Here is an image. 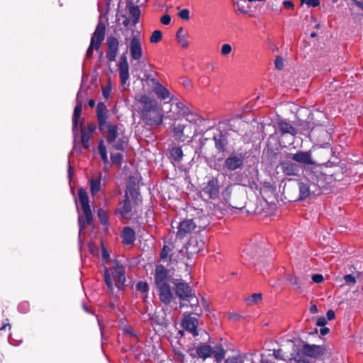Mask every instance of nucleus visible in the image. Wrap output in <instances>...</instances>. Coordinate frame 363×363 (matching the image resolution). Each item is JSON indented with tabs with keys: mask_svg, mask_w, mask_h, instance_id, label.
<instances>
[{
	"mask_svg": "<svg viewBox=\"0 0 363 363\" xmlns=\"http://www.w3.org/2000/svg\"><path fill=\"white\" fill-rule=\"evenodd\" d=\"M226 350L221 344L211 347L206 344L199 345L196 349V354H191L193 357H199L203 360L213 357L217 363L221 362L225 356Z\"/></svg>",
	"mask_w": 363,
	"mask_h": 363,
	"instance_id": "nucleus-1",
	"label": "nucleus"
},
{
	"mask_svg": "<svg viewBox=\"0 0 363 363\" xmlns=\"http://www.w3.org/2000/svg\"><path fill=\"white\" fill-rule=\"evenodd\" d=\"M113 272L110 274L105 271V281L111 293L113 294V286L121 290L125 281V272L123 266L118 262H114Z\"/></svg>",
	"mask_w": 363,
	"mask_h": 363,
	"instance_id": "nucleus-2",
	"label": "nucleus"
},
{
	"mask_svg": "<svg viewBox=\"0 0 363 363\" xmlns=\"http://www.w3.org/2000/svg\"><path fill=\"white\" fill-rule=\"evenodd\" d=\"M79 200L84 211V218L82 216H79V235L85 228L86 224H90L92 220V213L89 204V198L85 190L80 189L79 190Z\"/></svg>",
	"mask_w": 363,
	"mask_h": 363,
	"instance_id": "nucleus-3",
	"label": "nucleus"
},
{
	"mask_svg": "<svg viewBox=\"0 0 363 363\" xmlns=\"http://www.w3.org/2000/svg\"><path fill=\"white\" fill-rule=\"evenodd\" d=\"M210 223L209 218L204 217L203 223L194 222L192 219H186L179 223L177 236L183 238L187 234L191 233L196 228L199 230L205 229Z\"/></svg>",
	"mask_w": 363,
	"mask_h": 363,
	"instance_id": "nucleus-4",
	"label": "nucleus"
},
{
	"mask_svg": "<svg viewBox=\"0 0 363 363\" xmlns=\"http://www.w3.org/2000/svg\"><path fill=\"white\" fill-rule=\"evenodd\" d=\"M106 26L104 23L99 21L94 33L91 38L90 45L86 52V57L89 58L93 55V50H98L105 38Z\"/></svg>",
	"mask_w": 363,
	"mask_h": 363,
	"instance_id": "nucleus-5",
	"label": "nucleus"
},
{
	"mask_svg": "<svg viewBox=\"0 0 363 363\" xmlns=\"http://www.w3.org/2000/svg\"><path fill=\"white\" fill-rule=\"evenodd\" d=\"M128 191H126L125 193V197L126 199L124 201V203L123 207L118 211L120 212V214L122 218H130V213L132 211V206L130 204V200L128 199V194L135 199H138V196H139V193L138 191V189L135 187H132L130 185L128 187Z\"/></svg>",
	"mask_w": 363,
	"mask_h": 363,
	"instance_id": "nucleus-6",
	"label": "nucleus"
},
{
	"mask_svg": "<svg viewBox=\"0 0 363 363\" xmlns=\"http://www.w3.org/2000/svg\"><path fill=\"white\" fill-rule=\"evenodd\" d=\"M325 352V348L322 345H310L304 343L301 348V353L311 358H319Z\"/></svg>",
	"mask_w": 363,
	"mask_h": 363,
	"instance_id": "nucleus-7",
	"label": "nucleus"
},
{
	"mask_svg": "<svg viewBox=\"0 0 363 363\" xmlns=\"http://www.w3.org/2000/svg\"><path fill=\"white\" fill-rule=\"evenodd\" d=\"M154 279L155 286L172 282V277L169 270L161 264L157 265L155 267Z\"/></svg>",
	"mask_w": 363,
	"mask_h": 363,
	"instance_id": "nucleus-8",
	"label": "nucleus"
},
{
	"mask_svg": "<svg viewBox=\"0 0 363 363\" xmlns=\"http://www.w3.org/2000/svg\"><path fill=\"white\" fill-rule=\"evenodd\" d=\"M128 48L130 50V56L134 60H139L143 56L142 43L139 35H133L130 39Z\"/></svg>",
	"mask_w": 363,
	"mask_h": 363,
	"instance_id": "nucleus-9",
	"label": "nucleus"
},
{
	"mask_svg": "<svg viewBox=\"0 0 363 363\" xmlns=\"http://www.w3.org/2000/svg\"><path fill=\"white\" fill-rule=\"evenodd\" d=\"M244 162V156L241 153H232L224 162V167L228 170L233 171L242 167Z\"/></svg>",
	"mask_w": 363,
	"mask_h": 363,
	"instance_id": "nucleus-10",
	"label": "nucleus"
},
{
	"mask_svg": "<svg viewBox=\"0 0 363 363\" xmlns=\"http://www.w3.org/2000/svg\"><path fill=\"white\" fill-rule=\"evenodd\" d=\"M219 192L218 182L216 179H211L201 191L204 199H214L218 197Z\"/></svg>",
	"mask_w": 363,
	"mask_h": 363,
	"instance_id": "nucleus-11",
	"label": "nucleus"
},
{
	"mask_svg": "<svg viewBox=\"0 0 363 363\" xmlns=\"http://www.w3.org/2000/svg\"><path fill=\"white\" fill-rule=\"evenodd\" d=\"M143 119L148 125H160L163 121V115L159 107L150 111L148 113H143Z\"/></svg>",
	"mask_w": 363,
	"mask_h": 363,
	"instance_id": "nucleus-12",
	"label": "nucleus"
},
{
	"mask_svg": "<svg viewBox=\"0 0 363 363\" xmlns=\"http://www.w3.org/2000/svg\"><path fill=\"white\" fill-rule=\"evenodd\" d=\"M137 100L141 105L142 116L158 107L157 102L147 95L139 96Z\"/></svg>",
	"mask_w": 363,
	"mask_h": 363,
	"instance_id": "nucleus-13",
	"label": "nucleus"
},
{
	"mask_svg": "<svg viewBox=\"0 0 363 363\" xmlns=\"http://www.w3.org/2000/svg\"><path fill=\"white\" fill-rule=\"evenodd\" d=\"M156 289L160 300L164 304H169L173 298V293L171 290L170 284H164L156 286Z\"/></svg>",
	"mask_w": 363,
	"mask_h": 363,
	"instance_id": "nucleus-14",
	"label": "nucleus"
},
{
	"mask_svg": "<svg viewBox=\"0 0 363 363\" xmlns=\"http://www.w3.org/2000/svg\"><path fill=\"white\" fill-rule=\"evenodd\" d=\"M104 125L99 126V129L106 133V140L109 143L115 142L119 135L118 128L116 125L106 122Z\"/></svg>",
	"mask_w": 363,
	"mask_h": 363,
	"instance_id": "nucleus-15",
	"label": "nucleus"
},
{
	"mask_svg": "<svg viewBox=\"0 0 363 363\" xmlns=\"http://www.w3.org/2000/svg\"><path fill=\"white\" fill-rule=\"evenodd\" d=\"M106 43L108 45L106 57L109 61L113 62L116 60L118 55L119 42L116 38L109 37L107 38Z\"/></svg>",
	"mask_w": 363,
	"mask_h": 363,
	"instance_id": "nucleus-16",
	"label": "nucleus"
},
{
	"mask_svg": "<svg viewBox=\"0 0 363 363\" xmlns=\"http://www.w3.org/2000/svg\"><path fill=\"white\" fill-rule=\"evenodd\" d=\"M175 293L183 301H186L193 294L191 288L186 283H175Z\"/></svg>",
	"mask_w": 363,
	"mask_h": 363,
	"instance_id": "nucleus-17",
	"label": "nucleus"
},
{
	"mask_svg": "<svg viewBox=\"0 0 363 363\" xmlns=\"http://www.w3.org/2000/svg\"><path fill=\"white\" fill-rule=\"evenodd\" d=\"M182 324L183 328L191 333L194 337L199 335V331L197 330L199 321L197 318L191 317V315H186L184 318Z\"/></svg>",
	"mask_w": 363,
	"mask_h": 363,
	"instance_id": "nucleus-18",
	"label": "nucleus"
},
{
	"mask_svg": "<svg viewBox=\"0 0 363 363\" xmlns=\"http://www.w3.org/2000/svg\"><path fill=\"white\" fill-rule=\"evenodd\" d=\"M291 158L294 161L303 164H315V162L313 160L310 151H298L296 153L293 154Z\"/></svg>",
	"mask_w": 363,
	"mask_h": 363,
	"instance_id": "nucleus-19",
	"label": "nucleus"
},
{
	"mask_svg": "<svg viewBox=\"0 0 363 363\" xmlns=\"http://www.w3.org/2000/svg\"><path fill=\"white\" fill-rule=\"evenodd\" d=\"M188 108L186 107L182 103L177 102L174 104L172 105V108L170 110L171 114L169 117L174 120L180 119L184 117L186 111H187Z\"/></svg>",
	"mask_w": 363,
	"mask_h": 363,
	"instance_id": "nucleus-20",
	"label": "nucleus"
},
{
	"mask_svg": "<svg viewBox=\"0 0 363 363\" xmlns=\"http://www.w3.org/2000/svg\"><path fill=\"white\" fill-rule=\"evenodd\" d=\"M283 172L288 176H296L300 172V167L296 163L284 162L281 164Z\"/></svg>",
	"mask_w": 363,
	"mask_h": 363,
	"instance_id": "nucleus-21",
	"label": "nucleus"
},
{
	"mask_svg": "<svg viewBox=\"0 0 363 363\" xmlns=\"http://www.w3.org/2000/svg\"><path fill=\"white\" fill-rule=\"evenodd\" d=\"M79 93L77 94V104L74 108L73 113V132L75 133L77 130L78 123L80 120V115L82 110V101L78 99Z\"/></svg>",
	"mask_w": 363,
	"mask_h": 363,
	"instance_id": "nucleus-22",
	"label": "nucleus"
},
{
	"mask_svg": "<svg viewBox=\"0 0 363 363\" xmlns=\"http://www.w3.org/2000/svg\"><path fill=\"white\" fill-rule=\"evenodd\" d=\"M97 118L99 126L104 125L107 121L106 106L103 102H99L97 105Z\"/></svg>",
	"mask_w": 363,
	"mask_h": 363,
	"instance_id": "nucleus-23",
	"label": "nucleus"
},
{
	"mask_svg": "<svg viewBox=\"0 0 363 363\" xmlns=\"http://www.w3.org/2000/svg\"><path fill=\"white\" fill-rule=\"evenodd\" d=\"M123 240L126 244H131L135 240L134 230L130 227H125L122 233Z\"/></svg>",
	"mask_w": 363,
	"mask_h": 363,
	"instance_id": "nucleus-24",
	"label": "nucleus"
},
{
	"mask_svg": "<svg viewBox=\"0 0 363 363\" xmlns=\"http://www.w3.org/2000/svg\"><path fill=\"white\" fill-rule=\"evenodd\" d=\"M213 140L215 141L216 148L219 151H223L227 144L226 137L224 135L219 133L213 137Z\"/></svg>",
	"mask_w": 363,
	"mask_h": 363,
	"instance_id": "nucleus-25",
	"label": "nucleus"
},
{
	"mask_svg": "<svg viewBox=\"0 0 363 363\" xmlns=\"http://www.w3.org/2000/svg\"><path fill=\"white\" fill-rule=\"evenodd\" d=\"M129 65H119L118 71L122 84H125L129 79Z\"/></svg>",
	"mask_w": 363,
	"mask_h": 363,
	"instance_id": "nucleus-26",
	"label": "nucleus"
},
{
	"mask_svg": "<svg viewBox=\"0 0 363 363\" xmlns=\"http://www.w3.org/2000/svg\"><path fill=\"white\" fill-rule=\"evenodd\" d=\"M278 127L280 131L283 133H289L293 135H296V133L295 128L291 124L286 122H279L278 123Z\"/></svg>",
	"mask_w": 363,
	"mask_h": 363,
	"instance_id": "nucleus-27",
	"label": "nucleus"
},
{
	"mask_svg": "<svg viewBox=\"0 0 363 363\" xmlns=\"http://www.w3.org/2000/svg\"><path fill=\"white\" fill-rule=\"evenodd\" d=\"M157 96L161 99H166L169 97V91L164 87L161 84H157V86L153 89Z\"/></svg>",
	"mask_w": 363,
	"mask_h": 363,
	"instance_id": "nucleus-28",
	"label": "nucleus"
},
{
	"mask_svg": "<svg viewBox=\"0 0 363 363\" xmlns=\"http://www.w3.org/2000/svg\"><path fill=\"white\" fill-rule=\"evenodd\" d=\"M247 354H237L228 357L223 363H244Z\"/></svg>",
	"mask_w": 363,
	"mask_h": 363,
	"instance_id": "nucleus-29",
	"label": "nucleus"
},
{
	"mask_svg": "<svg viewBox=\"0 0 363 363\" xmlns=\"http://www.w3.org/2000/svg\"><path fill=\"white\" fill-rule=\"evenodd\" d=\"M231 186H228L226 187V189L222 192V196L223 198L227 201L229 202V205L235 208H242V206H239L235 204L233 201H229L230 199V195L231 194Z\"/></svg>",
	"mask_w": 363,
	"mask_h": 363,
	"instance_id": "nucleus-30",
	"label": "nucleus"
},
{
	"mask_svg": "<svg viewBox=\"0 0 363 363\" xmlns=\"http://www.w3.org/2000/svg\"><path fill=\"white\" fill-rule=\"evenodd\" d=\"M183 118L191 124H196L198 121L201 120L199 115L191 112L189 108L187 109V111H186Z\"/></svg>",
	"mask_w": 363,
	"mask_h": 363,
	"instance_id": "nucleus-31",
	"label": "nucleus"
},
{
	"mask_svg": "<svg viewBox=\"0 0 363 363\" xmlns=\"http://www.w3.org/2000/svg\"><path fill=\"white\" fill-rule=\"evenodd\" d=\"M101 189V176L96 179L90 180V190L92 195L97 194Z\"/></svg>",
	"mask_w": 363,
	"mask_h": 363,
	"instance_id": "nucleus-32",
	"label": "nucleus"
},
{
	"mask_svg": "<svg viewBox=\"0 0 363 363\" xmlns=\"http://www.w3.org/2000/svg\"><path fill=\"white\" fill-rule=\"evenodd\" d=\"M171 157L176 162H180L183 157V151L181 147H174L170 150Z\"/></svg>",
	"mask_w": 363,
	"mask_h": 363,
	"instance_id": "nucleus-33",
	"label": "nucleus"
},
{
	"mask_svg": "<svg viewBox=\"0 0 363 363\" xmlns=\"http://www.w3.org/2000/svg\"><path fill=\"white\" fill-rule=\"evenodd\" d=\"M299 191H300V198L304 199L306 198L311 193L310 187L307 184L303 182H300L298 184Z\"/></svg>",
	"mask_w": 363,
	"mask_h": 363,
	"instance_id": "nucleus-34",
	"label": "nucleus"
},
{
	"mask_svg": "<svg viewBox=\"0 0 363 363\" xmlns=\"http://www.w3.org/2000/svg\"><path fill=\"white\" fill-rule=\"evenodd\" d=\"M82 136H81V142L82 147L84 149H87L89 147V141L91 137V135L86 133L85 130H83L82 128H80Z\"/></svg>",
	"mask_w": 363,
	"mask_h": 363,
	"instance_id": "nucleus-35",
	"label": "nucleus"
},
{
	"mask_svg": "<svg viewBox=\"0 0 363 363\" xmlns=\"http://www.w3.org/2000/svg\"><path fill=\"white\" fill-rule=\"evenodd\" d=\"M184 128H185V125H182V124H177V125H174L173 128V130H174L175 136L182 140H184V139L182 138L184 137Z\"/></svg>",
	"mask_w": 363,
	"mask_h": 363,
	"instance_id": "nucleus-36",
	"label": "nucleus"
},
{
	"mask_svg": "<svg viewBox=\"0 0 363 363\" xmlns=\"http://www.w3.org/2000/svg\"><path fill=\"white\" fill-rule=\"evenodd\" d=\"M99 152L101 155V157L104 163H108V155L106 152V148L104 144V142L101 140L98 146Z\"/></svg>",
	"mask_w": 363,
	"mask_h": 363,
	"instance_id": "nucleus-37",
	"label": "nucleus"
},
{
	"mask_svg": "<svg viewBox=\"0 0 363 363\" xmlns=\"http://www.w3.org/2000/svg\"><path fill=\"white\" fill-rule=\"evenodd\" d=\"M183 29L180 28L177 33V39L178 42L181 44L182 48H186L189 45V43L185 38V36L182 34Z\"/></svg>",
	"mask_w": 363,
	"mask_h": 363,
	"instance_id": "nucleus-38",
	"label": "nucleus"
},
{
	"mask_svg": "<svg viewBox=\"0 0 363 363\" xmlns=\"http://www.w3.org/2000/svg\"><path fill=\"white\" fill-rule=\"evenodd\" d=\"M288 281L293 285L295 286V289L298 291H301V284H299L298 282V280L297 279L296 277L294 276V275H290L288 277Z\"/></svg>",
	"mask_w": 363,
	"mask_h": 363,
	"instance_id": "nucleus-39",
	"label": "nucleus"
},
{
	"mask_svg": "<svg viewBox=\"0 0 363 363\" xmlns=\"http://www.w3.org/2000/svg\"><path fill=\"white\" fill-rule=\"evenodd\" d=\"M186 301H188L190 303V306L191 308H194V313L196 314H199L197 311L198 305H199V300L198 298L194 295V294L189 297Z\"/></svg>",
	"mask_w": 363,
	"mask_h": 363,
	"instance_id": "nucleus-40",
	"label": "nucleus"
},
{
	"mask_svg": "<svg viewBox=\"0 0 363 363\" xmlns=\"http://www.w3.org/2000/svg\"><path fill=\"white\" fill-rule=\"evenodd\" d=\"M172 250L170 245H164L160 254V257L162 259H167L169 256L172 257V255H169V252Z\"/></svg>",
	"mask_w": 363,
	"mask_h": 363,
	"instance_id": "nucleus-41",
	"label": "nucleus"
},
{
	"mask_svg": "<svg viewBox=\"0 0 363 363\" xmlns=\"http://www.w3.org/2000/svg\"><path fill=\"white\" fill-rule=\"evenodd\" d=\"M162 36V34L160 30H155L150 37V42L152 43H157L161 40Z\"/></svg>",
	"mask_w": 363,
	"mask_h": 363,
	"instance_id": "nucleus-42",
	"label": "nucleus"
},
{
	"mask_svg": "<svg viewBox=\"0 0 363 363\" xmlns=\"http://www.w3.org/2000/svg\"><path fill=\"white\" fill-rule=\"evenodd\" d=\"M127 145L126 141L123 139H118L116 141L115 144L113 145V147L118 150H123Z\"/></svg>",
	"mask_w": 363,
	"mask_h": 363,
	"instance_id": "nucleus-43",
	"label": "nucleus"
},
{
	"mask_svg": "<svg viewBox=\"0 0 363 363\" xmlns=\"http://www.w3.org/2000/svg\"><path fill=\"white\" fill-rule=\"evenodd\" d=\"M245 252V255L247 256L250 257L251 259H255V258H256L257 256L259 255L260 250H256V249H252V248H249V249H246Z\"/></svg>",
	"mask_w": 363,
	"mask_h": 363,
	"instance_id": "nucleus-44",
	"label": "nucleus"
},
{
	"mask_svg": "<svg viewBox=\"0 0 363 363\" xmlns=\"http://www.w3.org/2000/svg\"><path fill=\"white\" fill-rule=\"evenodd\" d=\"M232 50L233 49L231 45L230 44L225 43L221 46L220 52L223 55L226 56L231 53Z\"/></svg>",
	"mask_w": 363,
	"mask_h": 363,
	"instance_id": "nucleus-45",
	"label": "nucleus"
},
{
	"mask_svg": "<svg viewBox=\"0 0 363 363\" xmlns=\"http://www.w3.org/2000/svg\"><path fill=\"white\" fill-rule=\"evenodd\" d=\"M357 277L352 274H347L344 277L345 283L349 286H352L356 283Z\"/></svg>",
	"mask_w": 363,
	"mask_h": 363,
	"instance_id": "nucleus-46",
	"label": "nucleus"
},
{
	"mask_svg": "<svg viewBox=\"0 0 363 363\" xmlns=\"http://www.w3.org/2000/svg\"><path fill=\"white\" fill-rule=\"evenodd\" d=\"M130 12L131 15L133 16V17L134 18L135 23H136L139 18L140 13L139 8L138 6H133L130 9Z\"/></svg>",
	"mask_w": 363,
	"mask_h": 363,
	"instance_id": "nucleus-47",
	"label": "nucleus"
},
{
	"mask_svg": "<svg viewBox=\"0 0 363 363\" xmlns=\"http://www.w3.org/2000/svg\"><path fill=\"white\" fill-rule=\"evenodd\" d=\"M302 4H306L308 7H316L319 6V0H301Z\"/></svg>",
	"mask_w": 363,
	"mask_h": 363,
	"instance_id": "nucleus-48",
	"label": "nucleus"
},
{
	"mask_svg": "<svg viewBox=\"0 0 363 363\" xmlns=\"http://www.w3.org/2000/svg\"><path fill=\"white\" fill-rule=\"evenodd\" d=\"M98 217H99L100 221L102 223H104V224L106 223V222H107V216H106V212L104 209L100 208L98 211Z\"/></svg>",
	"mask_w": 363,
	"mask_h": 363,
	"instance_id": "nucleus-49",
	"label": "nucleus"
},
{
	"mask_svg": "<svg viewBox=\"0 0 363 363\" xmlns=\"http://www.w3.org/2000/svg\"><path fill=\"white\" fill-rule=\"evenodd\" d=\"M111 159L113 163L120 164L123 160V155L121 153L112 154Z\"/></svg>",
	"mask_w": 363,
	"mask_h": 363,
	"instance_id": "nucleus-50",
	"label": "nucleus"
},
{
	"mask_svg": "<svg viewBox=\"0 0 363 363\" xmlns=\"http://www.w3.org/2000/svg\"><path fill=\"white\" fill-rule=\"evenodd\" d=\"M146 81L147 82V84L151 86L153 89L155 87L157 86V84H160V82L157 79L151 77L150 75L147 77Z\"/></svg>",
	"mask_w": 363,
	"mask_h": 363,
	"instance_id": "nucleus-51",
	"label": "nucleus"
},
{
	"mask_svg": "<svg viewBox=\"0 0 363 363\" xmlns=\"http://www.w3.org/2000/svg\"><path fill=\"white\" fill-rule=\"evenodd\" d=\"M262 299V294H254L249 299V303L252 304L258 302Z\"/></svg>",
	"mask_w": 363,
	"mask_h": 363,
	"instance_id": "nucleus-52",
	"label": "nucleus"
},
{
	"mask_svg": "<svg viewBox=\"0 0 363 363\" xmlns=\"http://www.w3.org/2000/svg\"><path fill=\"white\" fill-rule=\"evenodd\" d=\"M178 15L183 20L187 21L189 19V11L186 9L180 11Z\"/></svg>",
	"mask_w": 363,
	"mask_h": 363,
	"instance_id": "nucleus-53",
	"label": "nucleus"
},
{
	"mask_svg": "<svg viewBox=\"0 0 363 363\" xmlns=\"http://www.w3.org/2000/svg\"><path fill=\"white\" fill-rule=\"evenodd\" d=\"M136 289L142 292H145L148 289V285L145 282L140 281L136 285Z\"/></svg>",
	"mask_w": 363,
	"mask_h": 363,
	"instance_id": "nucleus-54",
	"label": "nucleus"
},
{
	"mask_svg": "<svg viewBox=\"0 0 363 363\" xmlns=\"http://www.w3.org/2000/svg\"><path fill=\"white\" fill-rule=\"evenodd\" d=\"M274 64H275V67L277 69L281 70L283 69V67H284V60L281 57H277Z\"/></svg>",
	"mask_w": 363,
	"mask_h": 363,
	"instance_id": "nucleus-55",
	"label": "nucleus"
},
{
	"mask_svg": "<svg viewBox=\"0 0 363 363\" xmlns=\"http://www.w3.org/2000/svg\"><path fill=\"white\" fill-rule=\"evenodd\" d=\"M96 129V125L94 123H89L86 128V129H83V130H85L87 134L91 135L94 131Z\"/></svg>",
	"mask_w": 363,
	"mask_h": 363,
	"instance_id": "nucleus-56",
	"label": "nucleus"
},
{
	"mask_svg": "<svg viewBox=\"0 0 363 363\" xmlns=\"http://www.w3.org/2000/svg\"><path fill=\"white\" fill-rule=\"evenodd\" d=\"M312 279H313V282L319 284V283H321L324 279L321 274H313L312 276Z\"/></svg>",
	"mask_w": 363,
	"mask_h": 363,
	"instance_id": "nucleus-57",
	"label": "nucleus"
},
{
	"mask_svg": "<svg viewBox=\"0 0 363 363\" xmlns=\"http://www.w3.org/2000/svg\"><path fill=\"white\" fill-rule=\"evenodd\" d=\"M326 324H327V319L325 317L321 316V317H318L317 318L316 325L318 326H325Z\"/></svg>",
	"mask_w": 363,
	"mask_h": 363,
	"instance_id": "nucleus-58",
	"label": "nucleus"
},
{
	"mask_svg": "<svg viewBox=\"0 0 363 363\" xmlns=\"http://www.w3.org/2000/svg\"><path fill=\"white\" fill-rule=\"evenodd\" d=\"M170 21L171 17L168 14H165L161 18V22L164 25H169L170 23Z\"/></svg>",
	"mask_w": 363,
	"mask_h": 363,
	"instance_id": "nucleus-59",
	"label": "nucleus"
},
{
	"mask_svg": "<svg viewBox=\"0 0 363 363\" xmlns=\"http://www.w3.org/2000/svg\"><path fill=\"white\" fill-rule=\"evenodd\" d=\"M103 96L108 99L111 94V88L110 87H104L102 89Z\"/></svg>",
	"mask_w": 363,
	"mask_h": 363,
	"instance_id": "nucleus-60",
	"label": "nucleus"
},
{
	"mask_svg": "<svg viewBox=\"0 0 363 363\" xmlns=\"http://www.w3.org/2000/svg\"><path fill=\"white\" fill-rule=\"evenodd\" d=\"M283 5L286 9H294V4L291 1H283Z\"/></svg>",
	"mask_w": 363,
	"mask_h": 363,
	"instance_id": "nucleus-61",
	"label": "nucleus"
},
{
	"mask_svg": "<svg viewBox=\"0 0 363 363\" xmlns=\"http://www.w3.org/2000/svg\"><path fill=\"white\" fill-rule=\"evenodd\" d=\"M204 217H207L208 218V217L207 216L203 215V216L194 218L192 220H193L194 222L199 223H203V220H204Z\"/></svg>",
	"mask_w": 363,
	"mask_h": 363,
	"instance_id": "nucleus-62",
	"label": "nucleus"
},
{
	"mask_svg": "<svg viewBox=\"0 0 363 363\" xmlns=\"http://www.w3.org/2000/svg\"><path fill=\"white\" fill-rule=\"evenodd\" d=\"M119 65H128L125 53L121 57Z\"/></svg>",
	"mask_w": 363,
	"mask_h": 363,
	"instance_id": "nucleus-63",
	"label": "nucleus"
},
{
	"mask_svg": "<svg viewBox=\"0 0 363 363\" xmlns=\"http://www.w3.org/2000/svg\"><path fill=\"white\" fill-rule=\"evenodd\" d=\"M327 318L328 320H331L335 318V313L332 310H329L328 312H327Z\"/></svg>",
	"mask_w": 363,
	"mask_h": 363,
	"instance_id": "nucleus-64",
	"label": "nucleus"
}]
</instances>
